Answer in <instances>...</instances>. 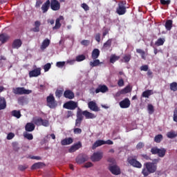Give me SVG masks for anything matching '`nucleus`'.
<instances>
[{"mask_svg": "<svg viewBox=\"0 0 177 177\" xmlns=\"http://www.w3.org/2000/svg\"><path fill=\"white\" fill-rule=\"evenodd\" d=\"M144 167L142 170V174L144 176H149L150 174H154L157 171V165L153 162H146L144 164Z\"/></svg>", "mask_w": 177, "mask_h": 177, "instance_id": "nucleus-1", "label": "nucleus"}, {"mask_svg": "<svg viewBox=\"0 0 177 177\" xmlns=\"http://www.w3.org/2000/svg\"><path fill=\"white\" fill-rule=\"evenodd\" d=\"M151 153L153 155L157 154L158 157L163 158V157H165V154H167V149H165V148L160 149L157 147H154L151 149Z\"/></svg>", "mask_w": 177, "mask_h": 177, "instance_id": "nucleus-2", "label": "nucleus"}, {"mask_svg": "<svg viewBox=\"0 0 177 177\" xmlns=\"http://www.w3.org/2000/svg\"><path fill=\"white\" fill-rule=\"evenodd\" d=\"M32 122L35 125H37V127H49V121L43 120L41 117L33 118Z\"/></svg>", "mask_w": 177, "mask_h": 177, "instance_id": "nucleus-3", "label": "nucleus"}, {"mask_svg": "<svg viewBox=\"0 0 177 177\" xmlns=\"http://www.w3.org/2000/svg\"><path fill=\"white\" fill-rule=\"evenodd\" d=\"M46 103L48 107L50 109H56V107H57V101L55 99L53 94H50L49 96L46 97Z\"/></svg>", "mask_w": 177, "mask_h": 177, "instance_id": "nucleus-4", "label": "nucleus"}, {"mask_svg": "<svg viewBox=\"0 0 177 177\" xmlns=\"http://www.w3.org/2000/svg\"><path fill=\"white\" fill-rule=\"evenodd\" d=\"M127 1H121L116 8V13L119 15V16H122L127 13Z\"/></svg>", "mask_w": 177, "mask_h": 177, "instance_id": "nucleus-5", "label": "nucleus"}, {"mask_svg": "<svg viewBox=\"0 0 177 177\" xmlns=\"http://www.w3.org/2000/svg\"><path fill=\"white\" fill-rule=\"evenodd\" d=\"M15 95H30L32 92L31 90H27L24 87H17L12 89Z\"/></svg>", "mask_w": 177, "mask_h": 177, "instance_id": "nucleus-6", "label": "nucleus"}, {"mask_svg": "<svg viewBox=\"0 0 177 177\" xmlns=\"http://www.w3.org/2000/svg\"><path fill=\"white\" fill-rule=\"evenodd\" d=\"M127 162L134 168H142V163L132 156L127 158Z\"/></svg>", "mask_w": 177, "mask_h": 177, "instance_id": "nucleus-7", "label": "nucleus"}, {"mask_svg": "<svg viewBox=\"0 0 177 177\" xmlns=\"http://www.w3.org/2000/svg\"><path fill=\"white\" fill-rule=\"evenodd\" d=\"M63 107L67 110H75L78 107V103L71 100L64 103Z\"/></svg>", "mask_w": 177, "mask_h": 177, "instance_id": "nucleus-8", "label": "nucleus"}, {"mask_svg": "<svg viewBox=\"0 0 177 177\" xmlns=\"http://www.w3.org/2000/svg\"><path fill=\"white\" fill-rule=\"evenodd\" d=\"M108 169L113 175H121V169L117 165H109Z\"/></svg>", "mask_w": 177, "mask_h": 177, "instance_id": "nucleus-9", "label": "nucleus"}, {"mask_svg": "<svg viewBox=\"0 0 177 177\" xmlns=\"http://www.w3.org/2000/svg\"><path fill=\"white\" fill-rule=\"evenodd\" d=\"M50 9L55 12L60 10V3L57 0H50Z\"/></svg>", "mask_w": 177, "mask_h": 177, "instance_id": "nucleus-10", "label": "nucleus"}, {"mask_svg": "<svg viewBox=\"0 0 177 177\" xmlns=\"http://www.w3.org/2000/svg\"><path fill=\"white\" fill-rule=\"evenodd\" d=\"M102 158H103V153L99 151L94 153L91 157V160L93 162H97V161H100Z\"/></svg>", "mask_w": 177, "mask_h": 177, "instance_id": "nucleus-11", "label": "nucleus"}, {"mask_svg": "<svg viewBox=\"0 0 177 177\" xmlns=\"http://www.w3.org/2000/svg\"><path fill=\"white\" fill-rule=\"evenodd\" d=\"M119 105L121 109H129L131 106V100L128 97L124 98L119 103Z\"/></svg>", "mask_w": 177, "mask_h": 177, "instance_id": "nucleus-12", "label": "nucleus"}, {"mask_svg": "<svg viewBox=\"0 0 177 177\" xmlns=\"http://www.w3.org/2000/svg\"><path fill=\"white\" fill-rule=\"evenodd\" d=\"M64 97L71 100L74 99V97H75V95L74 94V92H73V91L68 89L64 92Z\"/></svg>", "mask_w": 177, "mask_h": 177, "instance_id": "nucleus-13", "label": "nucleus"}, {"mask_svg": "<svg viewBox=\"0 0 177 177\" xmlns=\"http://www.w3.org/2000/svg\"><path fill=\"white\" fill-rule=\"evenodd\" d=\"M89 160V158L86 155H79L76 158V162L77 164H83V162H86V161H88Z\"/></svg>", "mask_w": 177, "mask_h": 177, "instance_id": "nucleus-14", "label": "nucleus"}, {"mask_svg": "<svg viewBox=\"0 0 177 177\" xmlns=\"http://www.w3.org/2000/svg\"><path fill=\"white\" fill-rule=\"evenodd\" d=\"M82 147V144L80 141H79L77 143L74 144L71 147V148L68 149L69 153H74L75 151H77V150H79V149H81Z\"/></svg>", "mask_w": 177, "mask_h": 177, "instance_id": "nucleus-15", "label": "nucleus"}, {"mask_svg": "<svg viewBox=\"0 0 177 177\" xmlns=\"http://www.w3.org/2000/svg\"><path fill=\"white\" fill-rule=\"evenodd\" d=\"M106 93V92H109V87L106 85H99L98 87L95 89V93Z\"/></svg>", "mask_w": 177, "mask_h": 177, "instance_id": "nucleus-16", "label": "nucleus"}, {"mask_svg": "<svg viewBox=\"0 0 177 177\" xmlns=\"http://www.w3.org/2000/svg\"><path fill=\"white\" fill-rule=\"evenodd\" d=\"M88 109L91 110L92 111H100V108L97 106V104H96V102L93 101H91L88 104Z\"/></svg>", "mask_w": 177, "mask_h": 177, "instance_id": "nucleus-17", "label": "nucleus"}, {"mask_svg": "<svg viewBox=\"0 0 177 177\" xmlns=\"http://www.w3.org/2000/svg\"><path fill=\"white\" fill-rule=\"evenodd\" d=\"M41 74V68H37L32 71L29 72L30 78H32L33 77H38Z\"/></svg>", "mask_w": 177, "mask_h": 177, "instance_id": "nucleus-18", "label": "nucleus"}, {"mask_svg": "<svg viewBox=\"0 0 177 177\" xmlns=\"http://www.w3.org/2000/svg\"><path fill=\"white\" fill-rule=\"evenodd\" d=\"M23 45V41L20 39H16L13 41L12 44V49H19Z\"/></svg>", "mask_w": 177, "mask_h": 177, "instance_id": "nucleus-19", "label": "nucleus"}, {"mask_svg": "<svg viewBox=\"0 0 177 177\" xmlns=\"http://www.w3.org/2000/svg\"><path fill=\"white\" fill-rule=\"evenodd\" d=\"M62 20H64V17L62 15H60L55 21V26L53 28V30H59L62 27V24H60V21Z\"/></svg>", "mask_w": 177, "mask_h": 177, "instance_id": "nucleus-20", "label": "nucleus"}, {"mask_svg": "<svg viewBox=\"0 0 177 177\" xmlns=\"http://www.w3.org/2000/svg\"><path fill=\"white\" fill-rule=\"evenodd\" d=\"M34 28L30 29V31H32V32H39L41 27V21H35L34 24Z\"/></svg>", "mask_w": 177, "mask_h": 177, "instance_id": "nucleus-21", "label": "nucleus"}, {"mask_svg": "<svg viewBox=\"0 0 177 177\" xmlns=\"http://www.w3.org/2000/svg\"><path fill=\"white\" fill-rule=\"evenodd\" d=\"M49 8H50V1L47 0L41 6L42 12L46 13L49 10Z\"/></svg>", "mask_w": 177, "mask_h": 177, "instance_id": "nucleus-22", "label": "nucleus"}, {"mask_svg": "<svg viewBox=\"0 0 177 177\" xmlns=\"http://www.w3.org/2000/svg\"><path fill=\"white\" fill-rule=\"evenodd\" d=\"M83 115L86 118V120H92L93 118H96V115L95 114L88 111H82Z\"/></svg>", "mask_w": 177, "mask_h": 177, "instance_id": "nucleus-23", "label": "nucleus"}, {"mask_svg": "<svg viewBox=\"0 0 177 177\" xmlns=\"http://www.w3.org/2000/svg\"><path fill=\"white\" fill-rule=\"evenodd\" d=\"M25 129L26 132H32L35 129V125L34 123L28 122L25 126Z\"/></svg>", "mask_w": 177, "mask_h": 177, "instance_id": "nucleus-24", "label": "nucleus"}, {"mask_svg": "<svg viewBox=\"0 0 177 177\" xmlns=\"http://www.w3.org/2000/svg\"><path fill=\"white\" fill-rule=\"evenodd\" d=\"M99 56H100V50H99L97 48L93 49L91 54L92 59L96 60Z\"/></svg>", "mask_w": 177, "mask_h": 177, "instance_id": "nucleus-25", "label": "nucleus"}, {"mask_svg": "<svg viewBox=\"0 0 177 177\" xmlns=\"http://www.w3.org/2000/svg\"><path fill=\"white\" fill-rule=\"evenodd\" d=\"M103 145H106V141L103 140H98L94 142L93 145L92 149L95 150L96 147H99L100 146H103Z\"/></svg>", "mask_w": 177, "mask_h": 177, "instance_id": "nucleus-26", "label": "nucleus"}, {"mask_svg": "<svg viewBox=\"0 0 177 177\" xmlns=\"http://www.w3.org/2000/svg\"><path fill=\"white\" fill-rule=\"evenodd\" d=\"M73 138H65V139L62 140L61 141V145H62V146H67L68 145H71V143H73Z\"/></svg>", "mask_w": 177, "mask_h": 177, "instance_id": "nucleus-27", "label": "nucleus"}, {"mask_svg": "<svg viewBox=\"0 0 177 177\" xmlns=\"http://www.w3.org/2000/svg\"><path fill=\"white\" fill-rule=\"evenodd\" d=\"M10 38V37H9V35H8L6 33L1 34L0 35V42H1L2 44H5V42H7Z\"/></svg>", "mask_w": 177, "mask_h": 177, "instance_id": "nucleus-28", "label": "nucleus"}, {"mask_svg": "<svg viewBox=\"0 0 177 177\" xmlns=\"http://www.w3.org/2000/svg\"><path fill=\"white\" fill-rule=\"evenodd\" d=\"M129 92H131V87L127 86L124 88L122 89L119 93H117L116 95L118 96V95H125V93H129Z\"/></svg>", "mask_w": 177, "mask_h": 177, "instance_id": "nucleus-29", "label": "nucleus"}, {"mask_svg": "<svg viewBox=\"0 0 177 177\" xmlns=\"http://www.w3.org/2000/svg\"><path fill=\"white\" fill-rule=\"evenodd\" d=\"M6 109V100L3 97H0V110Z\"/></svg>", "mask_w": 177, "mask_h": 177, "instance_id": "nucleus-30", "label": "nucleus"}, {"mask_svg": "<svg viewBox=\"0 0 177 177\" xmlns=\"http://www.w3.org/2000/svg\"><path fill=\"white\" fill-rule=\"evenodd\" d=\"M49 45H50V40H49V39H46L41 44V49H46Z\"/></svg>", "mask_w": 177, "mask_h": 177, "instance_id": "nucleus-31", "label": "nucleus"}, {"mask_svg": "<svg viewBox=\"0 0 177 177\" xmlns=\"http://www.w3.org/2000/svg\"><path fill=\"white\" fill-rule=\"evenodd\" d=\"M172 23L173 21L171 19H168L166 21L165 27L167 31H171V30L172 29Z\"/></svg>", "mask_w": 177, "mask_h": 177, "instance_id": "nucleus-32", "label": "nucleus"}, {"mask_svg": "<svg viewBox=\"0 0 177 177\" xmlns=\"http://www.w3.org/2000/svg\"><path fill=\"white\" fill-rule=\"evenodd\" d=\"M11 115L12 117H15V118H20V117H21V112H20V111H17V110H13L11 112Z\"/></svg>", "mask_w": 177, "mask_h": 177, "instance_id": "nucleus-33", "label": "nucleus"}, {"mask_svg": "<svg viewBox=\"0 0 177 177\" xmlns=\"http://www.w3.org/2000/svg\"><path fill=\"white\" fill-rule=\"evenodd\" d=\"M63 93L64 94V89H63V88L57 89L55 91V97L57 99H60V97H62V96H63Z\"/></svg>", "mask_w": 177, "mask_h": 177, "instance_id": "nucleus-34", "label": "nucleus"}, {"mask_svg": "<svg viewBox=\"0 0 177 177\" xmlns=\"http://www.w3.org/2000/svg\"><path fill=\"white\" fill-rule=\"evenodd\" d=\"M117 60H120V57L115 55H111L110 57V63L114 64L117 62Z\"/></svg>", "mask_w": 177, "mask_h": 177, "instance_id": "nucleus-35", "label": "nucleus"}, {"mask_svg": "<svg viewBox=\"0 0 177 177\" xmlns=\"http://www.w3.org/2000/svg\"><path fill=\"white\" fill-rule=\"evenodd\" d=\"M152 92L153 91L151 90H147L142 93V97L149 98L151 95H153Z\"/></svg>", "mask_w": 177, "mask_h": 177, "instance_id": "nucleus-36", "label": "nucleus"}, {"mask_svg": "<svg viewBox=\"0 0 177 177\" xmlns=\"http://www.w3.org/2000/svg\"><path fill=\"white\" fill-rule=\"evenodd\" d=\"M136 52L137 53H140V55H141V57L142 59H143V60H146V53L145 52V50L140 48H137Z\"/></svg>", "mask_w": 177, "mask_h": 177, "instance_id": "nucleus-37", "label": "nucleus"}, {"mask_svg": "<svg viewBox=\"0 0 177 177\" xmlns=\"http://www.w3.org/2000/svg\"><path fill=\"white\" fill-rule=\"evenodd\" d=\"M167 136L169 139H174V138H176L177 133L175 131H169L167 133Z\"/></svg>", "mask_w": 177, "mask_h": 177, "instance_id": "nucleus-38", "label": "nucleus"}, {"mask_svg": "<svg viewBox=\"0 0 177 177\" xmlns=\"http://www.w3.org/2000/svg\"><path fill=\"white\" fill-rule=\"evenodd\" d=\"M100 64V60L95 59L93 60V62H90V66L91 67H96Z\"/></svg>", "mask_w": 177, "mask_h": 177, "instance_id": "nucleus-39", "label": "nucleus"}, {"mask_svg": "<svg viewBox=\"0 0 177 177\" xmlns=\"http://www.w3.org/2000/svg\"><path fill=\"white\" fill-rule=\"evenodd\" d=\"M164 42H165V39L159 38L155 42V45H156V46H161L164 45Z\"/></svg>", "mask_w": 177, "mask_h": 177, "instance_id": "nucleus-40", "label": "nucleus"}, {"mask_svg": "<svg viewBox=\"0 0 177 177\" xmlns=\"http://www.w3.org/2000/svg\"><path fill=\"white\" fill-rule=\"evenodd\" d=\"M42 162H37L32 165L31 169H39L42 167Z\"/></svg>", "mask_w": 177, "mask_h": 177, "instance_id": "nucleus-41", "label": "nucleus"}, {"mask_svg": "<svg viewBox=\"0 0 177 177\" xmlns=\"http://www.w3.org/2000/svg\"><path fill=\"white\" fill-rule=\"evenodd\" d=\"M84 113H82V111L80 109H78L77 112V120H84Z\"/></svg>", "mask_w": 177, "mask_h": 177, "instance_id": "nucleus-42", "label": "nucleus"}, {"mask_svg": "<svg viewBox=\"0 0 177 177\" xmlns=\"http://www.w3.org/2000/svg\"><path fill=\"white\" fill-rule=\"evenodd\" d=\"M161 140H162V134H158L155 136L154 142H156V143H161Z\"/></svg>", "mask_w": 177, "mask_h": 177, "instance_id": "nucleus-43", "label": "nucleus"}, {"mask_svg": "<svg viewBox=\"0 0 177 177\" xmlns=\"http://www.w3.org/2000/svg\"><path fill=\"white\" fill-rule=\"evenodd\" d=\"M170 89L173 91V92H176L177 91V83L176 82H174L170 84Z\"/></svg>", "mask_w": 177, "mask_h": 177, "instance_id": "nucleus-44", "label": "nucleus"}, {"mask_svg": "<svg viewBox=\"0 0 177 177\" xmlns=\"http://www.w3.org/2000/svg\"><path fill=\"white\" fill-rule=\"evenodd\" d=\"M86 59V57H85L84 55H80L76 57V62H84Z\"/></svg>", "mask_w": 177, "mask_h": 177, "instance_id": "nucleus-45", "label": "nucleus"}, {"mask_svg": "<svg viewBox=\"0 0 177 177\" xmlns=\"http://www.w3.org/2000/svg\"><path fill=\"white\" fill-rule=\"evenodd\" d=\"M111 42H113V39H109L104 44V48H110L111 46Z\"/></svg>", "mask_w": 177, "mask_h": 177, "instance_id": "nucleus-46", "label": "nucleus"}, {"mask_svg": "<svg viewBox=\"0 0 177 177\" xmlns=\"http://www.w3.org/2000/svg\"><path fill=\"white\" fill-rule=\"evenodd\" d=\"M17 100H18V104H20L21 106H23V104L26 103V97L23 96L19 97Z\"/></svg>", "mask_w": 177, "mask_h": 177, "instance_id": "nucleus-47", "label": "nucleus"}, {"mask_svg": "<svg viewBox=\"0 0 177 177\" xmlns=\"http://www.w3.org/2000/svg\"><path fill=\"white\" fill-rule=\"evenodd\" d=\"M27 168H28V165H20L18 166L19 171H26Z\"/></svg>", "mask_w": 177, "mask_h": 177, "instance_id": "nucleus-48", "label": "nucleus"}, {"mask_svg": "<svg viewBox=\"0 0 177 177\" xmlns=\"http://www.w3.org/2000/svg\"><path fill=\"white\" fill-rule=\"evenodd\" d=\"M131 57H132L131 56V54L125 55L123 57L124 63H129V62L131 60Z\"/></svg>", "mask_w": 177, "mask_h": 177, "instance_id": "nucleus-49", "label": "nucleus"}, {"mask_svg": "<svg viewBox=\"0 0 177 177\" xmlns=\"http://www.w3.org/2000/svg\"><path fill=\"white\" fill-rule=\"evenodd\" d=\"M51 67H52V65L50 64V63H48V64H45L44 66V70L45 73H46V71H49V70H50Z\"/></svg>", "mask_w": 177, "mask_h": 177, "instance_id": "nucleus-50", "label": "nucleus"}, {"mask_svg": "<svg viewBox=\"0 0 177 177\" xmlns=\"http://www.w3.org/2000/svg\"><path fill=\"white\" fill-rule=\"evenodd\" d=\"M65 65H66V62H57L56 63V66L59 68H62L64 67Z\"/></svg>", "mask_w": 177, "mask_h": 177, "instance_id": "nucleus-51", "label": "nucleus"}, {"mask_svg": "<svg viewBox=\"0 0 177 177\" xmlns=\"http://www.w3.org/2000/svg\"><path fill=\"white\" fill-rule=\"evenodd\" d=\"M149 114H153L154 113V106L151 104H148Z\"/></svg>", "mask_w": 177, "mask_h": 177, "instance_id": "nucleus-52", "label": "nucleus"}, {"mask_svg": "<svg viewBox=\"0 0 177 177\" xmlns=\"http://www.w3.org/2000/svg\"><path fill=\"white\" fill-rule=\"evenodd\" d=\"M24 138L28 139V140H32L34 139V136L31 133H26L24 134Z\"/></svg>", "mask_w": 177, "mask_h": 177, "instance_id": "nucleus-53", "label": "nucleus"}, {"mask_svg": "<svg viewBox=\"0 0 177 177\" xmlns=\"http://www.w3.org/2000/svg\"><path fill=\"white\" fill-rule=\"evenodd\" d=\"M90 44H91V41L89 40H82L81 41V45H83V46H89Z\"/></svg>", "mask_w": 177, "mask_h": 177, "instance_id": "nucleus-54", "label": "nucleus"}, {"mask_svg": "<svg viewBox=\"0 0 177 177\" xmlns=\"http://www.w3.org/2000/svg\"><path fill=\"white\" fill-rule=\"evenodd\" d=\"M145 147V143L140 142L136 145L137 150H140V149H143Z\"/></svg>", "mask_w": 177, "mask_h": 177, "instance_id": "nucleus-55", "label": "nucleus"}, {"mask_svg": "<svg viewBox=\"0 0 177 177\" xmlns=\"http://www.w3.org/2000/svg\"><path fill=\"white\" fill-rule=\"evenodd\" d=\"M73 132L75 134L80 135V133H82V129L80 128H75L73 129Z\"/></svg>", "mask_w": 177, "mask_h": 177, "instance_id": "nucleus-56", "label": "nucleus"}, {"mask_svg": "<svg viewBox=\"0 0 177 177\" xmlns=\"http://www.w3.org/2000/svg\"><path fill=\"white\" fill-rule=\"evenodd\" d=\"M173 120L174 122H177V108H175L174 111Z\"/></svg>", "mask_w": 177, "mask_h": 177, "instance_id": "nucleus-57", "label": "nucleus"}, {"mask_svg": "<svg viewBox=\"0 0 177 177\" xmlns=\"http://www.w3.org/2000/svg\"><path fill=\"white\" fill-rule=\"evenodd\" d=\"M140 70L141 71H149V66L148 65H143L140 66Z\"/></svg>", "mask_w": 177, "mask_h": 177, "instance_id": "nucleus-58", "label": "nucleus"}, {"mask_svg": "<svg viewBox=\"0 0 177 177\" xmlns=\"http://www.w3.org/2000/svg\"><path fill=\"white\" fill-rule=\"evenodd\" d=\"M161 5H169L171 0H160Z\"/></svg>", "mask_w": 177, "mask_h": 177, "instance_id": "nucleus-59", "label": "nucleus"}, {"mask_svg": "<svg viewBox=\"0 0 177 177\" xmlns=\"http://www.w3.org/2000/svg\"><path fill=\"white\" fill-rule=\"evenodd\" d=\"M82 8H84V10L86 12L88 10H89V6H88V4L83 3L82 4Z\"/></svg>", "mask_w": 177, "mask_h": 177, "instance_id": "nucleus-60", "label": "nucleus"}, {"mask_svg": "<svg viewBox=\"0 0 177 177\" xmlns=\"http://www.w3.org/2000/svg\"><path fill=\"white\" fill-rule=\"evenodd\" d=\"M15 138V133H9L7 136L8 140H11V139H13Z\"/></svg>", "mask_w": 177, "mask_h": 177, "instance_id": "nucleus-61", "label": "nucleus"}, {"mask_svg": "<svg viewBox=\"0 0 177 177\" xmlns=\"http://www.w3.org/2000/svg\"><path fill=\"white\" fill-rule=\"evenodd\" d=\"M81 122H82V120L80 119H76L75 120V127H81Z\"/></svg>", "mask_w": 177, "mask_h": 177, "instance_id": "nucleus-62", "label": "nucleus"}, {"mask_svg": "<svg viewBox=\"0 0 177 177\" xmlns=\"http://www.w3.org/2000/svg\"><path fill=\"white\" fill-rule=\"evenodd\" d=\"M73 111H68L66 112V118H70V117H73Z\"/></svg>", "mask_w": 177, "mask_h": 177, "instance_id": "nucleus-63", "label": "nucleus"}, {"mask_svg": "<svg viewBox=\"0 0 177 177\" xmlns=\"http://www.w3.org/2000/svg\"><path fill=\"white\" fill-rule=\"evenodd\" d=\"M95 41L100 42V33H97L95 36Z\"/></svg>", "mask_w": 177, "mask_h": 177, "instance_id": "nucleus-64", "label": "nucleus"}]
</instances>
